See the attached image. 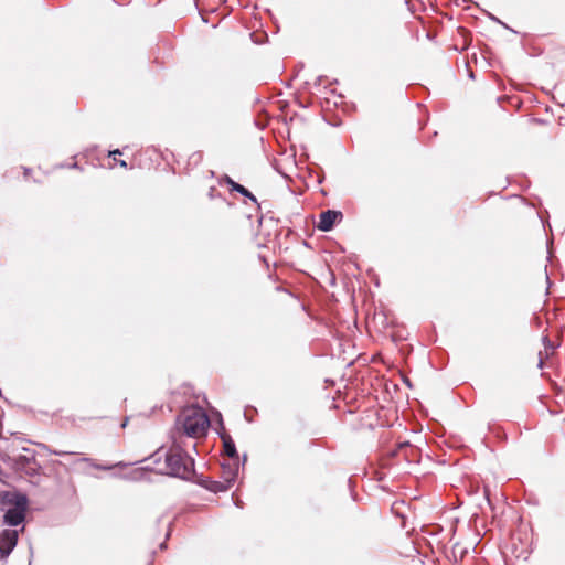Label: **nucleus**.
Segmentation results:
<instances>
[{
    "label": "nucleus",
    "mask_w": 565,
    "mask_h": 565,
    "mask_svg": "<svg viewBox=\"0 0 565 565\" xmlns=\"http://www.w3.org/2000/svg\"><path fill=\"white\" fill-rule=\"evenodd\" d=\"M238 475V465L234 463H222V478L223 481L231 488Z\"/></svg>",
    "instance_id": "8"
},
{
    "label": "nucleus",
    "mask_w": 565,
    "mask_h": 565,
    "mask_svg": "<svg viewBox=\"0 0 565 565\" xmlns=\"http://www.w3.org/2000/svg\"><path fill=\"white\" fill-rule=\"evenodd\" d=\"M17 530H3L0 534V559L7 558L18 543Z\"/></svg>",
    "instance_id": "6"
},
{
    "label": "nucleus",
    "mask_w": 565,
    "mask_h": 565,
    "mask_svg": "<svg viewBox=\"0 0 565 565\" xmlns=\"http://www.w3.org/2000/svg\"><path fill=\"white\" fill-rule=\"evenodd\" d=\"M214 190H215L214 188H211L210 195L213 194Z\"/></svg>",
    "instance_id": "20"
},
{
    "label": "nucleus",
    "mask_w": 565,
    "mask_h": 565,
    "mask_svg": "<svg viewBox=\"0 0 565 565\" xmlns=\"http://www.w3.org/2000/svg\"><path fill=\"white\" fill-rule=\"evenodd\" d=\"M468 74H469V78H470L471 81H473V79H475V75H476V73L470 72V73H468Z\"/></svg>",
    "instance_id": "19"
},
{
    "label": "nucleus",
    "mask_w": 565,
    "mask_h": 565,
    "mask_svg": "<svg viewBox=\"0 0 565 565\" xmlns=\"http://www.w3.org/2000/svg\"><path fill=\"white\" fill-rule=\"evenodd\" d=\"M22 450L25 454H15V449H12V454L4 452L2 458L8 460L14 470L32 475L36 470L34 454L26 448Z\"/></svg>",
    "instance_id": "3"
},
{
    "label": "nucleus",
    "mask_w": 565,
    "mask_h": 565,
    "mask_svg": "<svg viewBox=\"0 0 565 565\" xmlns=\"http://www.w3.org/2000/svg\"><path fill=\"white\" fill-rule=\"evenodd\" d=\"M543 343H544V347H545V350L544 352L543 351H540L539 352V356H540V360H539V367L542 369L543 367V364H544V358H547L548 354H550V350H553L554 349V345L551 343V341L548 340L547 337H544L543 338Z\"/></svg>",
    "instance_id": "12"
},
{
    "label": "nucleus",
    "mask_w": 565,
    "mask_h": 565,
    "mask_svg": "<svg viewBox=\"0 0 565 565\" xmlns=\"http://www.w3.org/2000/svg\"><path fill=\"white\" fill-rule=\"evenodd\" d=\"M415 451L416 449L408 441L399 443L397 446V452L403 454L404 458L408 461L413 460Z\"/></svg>",
    "instance_id": "10"
},
{
    "label": "nucleus",
    "mask_w": 565,
    "mask_h": 565,
    "mask_svg": "<svg viewBox=\"0 0 565 565\" xmlns=\"http://www.w3.org/2000/svg\"><path fill=\"white\" fill-rule=\"evenodd\" d=\"M202 486L207 489L211 492L218 493V492H225L230 489L228 484H226L223 480L216 481V480H203Z\"/></svg>",
    "instance_id": "9"
},
{
    "label": "nucleus",
    "mask_w": 565,
    "mask_h": 565,
    "mask_svg": "<svg viewBox=\"0 0 565 565\" xmlns=\"http://www.w3.org/2000/svg\"><path fill=\"white\" fill-rule=\"evenodd\" d=\"M142 475H143V471H142L141 469H136V470L134 471V477H132V479L137 480V479L141 478V476H142Z\"/></svg>",
    "instance_id": "15"
},
{
    "label": "nucleus",
    "mask_w": 565,
    "mask_h": 565,
    "mask_svg": "<svg viewBox=\"0 0 565 565\" xmlns=\"http://www.w3.org/2000/svg\"><path fill=\"white\" fill-rule=\"evenodd\" d=\"M186 443L171 440L168 450L158 449L151 459L157 465L158 472L189 480L194 475V460L185 451Z\"/></svg>",
    "instance_id": "1"
},
{
    "label": "nucleus",
    "mask_w": 565,
    "mask_h": 565,
    "mask_svg": "<svg viewBox=\"0 0 565 565\" xmlns=\"http://www.w3.org/2000/svg\"><path fill=\"white\" fill-rule=\"evenodd\" d=\"M210 426V419L203 408L199 406L184 407L177 416L170 439L186 443V439H196L204 436Z\"/></svg>",
    "instance_id": "2"
},
{
    "label": "nucleus",
    "mask_w": 565,
    "mask_h": 565,
    "mask_svg": "<svg viewBox=\"0 0 565 565\" xmlns=\"http://www.w3.org/2000/svg\"><path fill=\"white\" fill-rule=\"evenodd\" d=\"M223 447H224V452L230 458L236 459L238 457L235 444L230 436L223 437Z\"/></svg>",
    "instance_id": "11"
},
{
    "label": "nucleus",
    "mask_w": 565,
    "mask_h": 565,
    "mask_svg": "<svg viewBox=\"0 0 565 565\" xmlns=\"http://www.w3.org/2000/svg\"><path fill=\"white\" fill-rule=\"evenodd\" d=\"M223 181L231 186L232 191H233V184H238L237 182L233 181L228 175H225Z\"/></svg>",
    "instance_id": "14"
},
{
    "label": "nucleus",
    "mask_w": 565,
    "mask_h": 565,
    "mask_svg": "<svg viewBox=\"0 0 565 565\" xmlns=\"http://www.w3.org/2000/svg\"><path fill=\"white\" fill-rule=\"evenodd\" d=\"M26 503L28 500L25 495L17 497L14 507L8 509L4 513L3 523L10 526H17L21 524L25 519Z\"/></svg>",
    "instance_id": "4"
},
{
    "label": "nucleus",
    "mask_w": 565,
    "mask_h": 565,
    "mask_svg": "<svg viewBox=\"0 0 565 565\" xmlns=\"http://www.w3.org/2000/svg\"><path fill=\"white\" fill-rule=\"evenodd\" d=\"M92 466L96 469H100V470H109L111 469L110 466H102V465H98V463H92Z\"/></svg>",
    "instance_id": "16"
},
{
    "label": "nucleus",
    "mask_w": 565,
    "mask_h": 565,
    "mask_svg": "<svg viewBox=\"0 0 565 565\" xmlns=\"http://www.w3.org/2000/svg\"><path fill=\"white\" fill-rule=\"evenodd\" d=\"M308 75H313V73H300V72L294 73V75L289 79L288 84L290 86H295L297 89H303L311 94H316V93L320 92L319 87H320L321 76H316L313 78V83H311Z\"/></svg>",
    "instance_id": "5"
},
{
    "label": "nucleus",
    "mask_w": 565,
    "mask_h": 565,
    "mask_svg": "<svg viewBox=\"0 0 565 565\" xmlns=\"http://www.w3.org/2000/svg\"><path fill=\"white\" fill-rule=\"evenodd\" d=\"M342 218V213L339 211L327 210L319 216L318 228L322 232H329L334 226L338 220Z\"/></svg>",
    "instance_id": "7"
},
{
    "label": "nucleus",
    "mask_w": 565,
    "mask_h": 565,
    "mask_svg": "<svg viewBox=\"0 0 565 565\" xmlns=\"http://www.w3.org/2000/svg\"><path fill=\"white\" fill-rule=\"evenodd\" d=\"M119 164L124 168H127V162L125 160H120L119 161Z\"/></svg>",
    "instance_id": "18"
},
{
    "label": "nucleus",
    "mask_w": 565,
    "mask_h": 565,
    "mask_svg": "<svg viewBox=\"0 0 565 565\" xmlns=\"http://www.w3.org/2000/svg\"><path fill=\"white\" fill-rule=\"evenodd\" d=\"M233 191L238 192L245 198L249 199L252 202L257 203L256 198L245 186L241 184H233Z\"/></svg>",
    "instance_id": "13"
},
{
    "label": "nucleus",
    "mask_w": 565,
    "mask_h": 565,
    "mask_svg": "<svg viewBox=\"0 0 565 565\" xmlns=\"http://www.w3.org/2000/svg\"><path fill=\"white\" fill-rule=\"evenodd\" d=\"M109 154L113 156L114 159H116V156L121 154V152H120V150L117 149V150L111 151Z\"/></svg>",
    "instance_id": "17"
}]
</instances>
